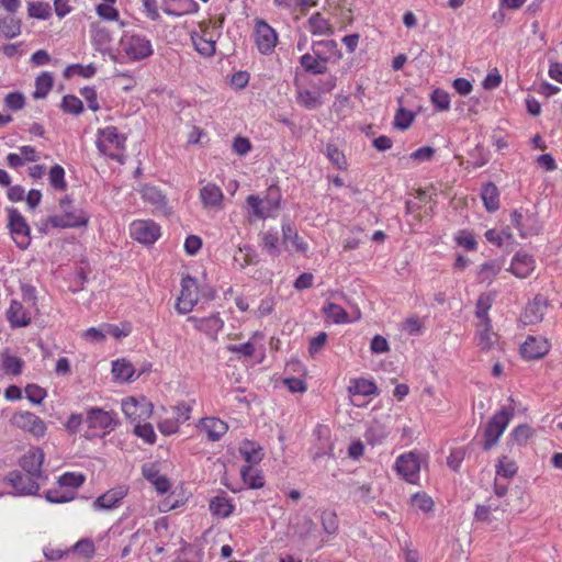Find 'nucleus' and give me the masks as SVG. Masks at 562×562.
I'll return each instance as SVG.
<instances>
[{"mask_svg":"<svg viewBox=\"0 0 562 562\" xmlns=\"http://www.w3.org/2000/svg\"><path fill=\"white\" fill-rule=\"evenodd\" d=\"M548 301L541 294L535 296V299L527 304L525 311L520 316V321L524 325H535L543 319Z\"/></svg>","mask_w":562,"mask_h":562,"instance_id":"412c9836","label":"nucleus"},{"mask_svg":"<svg viewBox=\"0 0 562 562\" xmlns=\"http://www.w3.org/2000/svg\"><path fill=\"white\" fill-rule=\"evenodd\" d=\"M83 437L93 439L110 434L119 425L117 416L114 412L104 411L99 407H90L86 412Z\"/></svg>","mask_w":562,"mask_h":562,"instance_id":"7ed1b4c3","label":"nucleus"},{"mask_svg":"<svg viewBox=\"0 0 562 562\" xmlns=\"http://www.w3.org/2000/svg\"><path fill=\"white\" fill-rule=\"evenodd\" d=\"M493 297L490 294H481L476 301L475 305V316L477 318L476 324L488 323L491 324V319L488 317V311L492 307Z\"/></svg>","mask_w":562,"mask_h":562,"instance_id":"ea45409f","label":"nucleus"},{"mask_svg":"<svg viewBox=\"0 0 562 562\" xmlns=\"http://www.w3.org/2000/svg\"><path fill=\"white\" fill-rule=\"evenodd\" d=\"M263 247L267 249V251L273 256L277 257L280 255L281 250L279 247V235L277 232L268 231L263 234L262 237Z\"/></svg>","mask_w":562,"mask_h":562,"instance_id":"bf43d9fd","label":"nucleus"},{"mask_svg":"<svg viewBox=\"0 0 562 562\" xmlns=\"http://www.w3.org/2000/svg\"><path fill=\"white\" fill-rule=\"evenodd\" d=\"M60 106L64 112L74 114V115H79L83 111L82 101L74 94L65 95L63 98Z\"/></svg>","mask_w":562,"mask_h":562,"instance_id":"6e6d98bb","label":"nucleus"},{"mask_svg":"<svg viewBox=\"0 0 562 562\" xmlns=\"http://www.w3.org/2000/svg\"><path fill=\"white\" fill-rule=\"evenodd\" d=\"M97 72V68L93 64H89V65H80V64H75V65H69L65 71H64V76L66 78H69L74 75H79L83 78H92Z\"/></svg>","mask_w":562,"mask_h":562,"instance_id":"864d4df0","label":"nucleus"},{"mask_svg":"<svg viewBox=\"0 0 562 562\" xmlns=\"http://www.w3.org/2000/svg\"><path fill=\"white\" fill-rule=\"evenodd\" d=\"M81 337L92 344H101L106 338L104 323L98 327H90L81 334Z\"/></svg>","mask_w":562,"mask_h":562,"instance_id":"052dcab7","label":"nucleus"},{"mask_svg":"<svg viewBox=\"0 0 562 562\" xmlns=\"http://www.w3.org/2000/svg\"><path fill=\"white\" fill-rule=\"evenodd\" d=\"M45 459L44 451L38 447H31L20 459L19 464L26 474L37 479L43 477L42 465Z\"/></svg>","mask_w":562,"mask_h":562,"instance_id":"dca6fc26","label":"nucleus"},{"mask_svg":"<svg viewBox=\"0 0 562 562\" xmlns=\"http://www.w3.org/2000/svg\"><path fill=\"white\" fill-rule=\"evenodd\" d=\"M104 328H105L106 336H112L116 339L128 336L132 330L130 324L115 325V324L104 323Z\"/></svg>","mask_w":562,"mask_h":562,"instance_id":"e2e57ef3","label":"nucleus"},{"mask_svg":"<svg viewBox=\"0 0 562 562\" xmlns=\"http://www.w3.org/2000/svg\"><path fill=\"white\" fill-rule=\"evenodd\" d=\"M503 268V262L493 260L481 266L479 278L481 282H492Z\"/></svg>","mask_w":562,"mask_h":562,"instance_id":"8fccbe9b","label":"nucleus"},{"mask_svg":"<svg viewBox=\"0 0 562 562\" xmlns=\"http://www.w3.org/2000/svg\"><path fill=\"white\" fill-rule=\"evenodd\" d=\"M297 103L307 109L316 110L324 103L321 91L312 89H299L296 92Z\"/></svg>","mask_w":562,"mask_h":562,"instance_id":"c756f323","label":"nucleus"},{"mask_svg":"<svg viewBox=\"0 0 562 562\" xmlns=\"http://www.w3.org/2000/svg\"><path fill=\"white\" fill-rule=\"evenodd\" d=\"M412 505L424 513H428L432 509L434 502L427 494L416 493L412 496Z\"/></svg>","mask_w":562,"mask_h":562,"instance_id":"69168bd1","label":"nucleus"},{"mask_svg":"<svg viewBox=\"0 0 562 562\" xmlns=\"http://www.w3.org/2000/svg\"><path fill=\"white\" fill-rule=\"evenodd\" d=\"M90 40L95 50L101 54H109L113 61H119V56L111 49L112 33L105 26L94 22L90 25Z\"/></svg>","mask_w":562,"mask_h":562,"instance_id":"4468645a","label":"nucleus"},{"mask_svg":"<svg viewBox=\"0 0 562 562\" xmlns=\"http://www.w3.org/2000/svg\"><path fill=\"white\" fill-rule=\"evenodd\" d=\"M476 346L482 351H488L495 349L499 345V336L492 329V325L488 323L476 324L475 331Z\"/></svg>","mask_w":562,"mask_h":562,"instance_id":"393cba45","label":"nucleus"},{"mask_svg":"<svg viewBox=\"0 0 562 562\" xmlns=\"http://www.w3.org/2000/svg\"><path fill=\"white\" fill-rule=\"evenodd\" d=\"M528 220H530V216L519 210H514L510 213V224L519 232L521 237H527L532 234V229L526 225Z\"/></svg>","mask_w":562,"mask_h":562,"instance_id":"09e8293b","label":"nucleus"},{"mask_svg":"<svg viewBox=\"0 0 562 562\" xmlns=\"http://www.w3.org/2000/svg\"><path fill=\"white\" fill-rule=\"evenodd\" d=\"M113 3H101L95 8L97 14L105 21H119L120 13Z\"/></svg>","mask_w":562,"mask_h":562,"instance_id":"680f3d73","label":"nucleus"},{"mask_svg":"<svg viewBox=\"0 0 562 562\" xmlns=\"http://www.w3.org/2000/svg\"><path fill=\"white\" fill-rule=\"evenodd\" d=\"M7 321L12 328L26 327L32 321V311L18 300H12L5 312Z\"/></svg>","mask_w":562,"mask_h":562,"instance_id":"aec40b11","label":"nucleus"},{"mask_svg":"<svg viewBox=\"0 0 562 562\" xmlns=\"http://www.w3.org/2000/svg\"><path fill=\"white\" fill-rule=\"evenodd\" d=\"M282 241L288 250H294L303 255L308 251V244L299 235L290 222L282 223Z\"/></svg>","mask_w":562,"mask_h":562,"instance_id":"4be33fe9","label":"nucleus"},{"mask_svg":"<svg viewBox=\"0 0 562 562\" xmlns=\"http://www.w3.org/2000/svg\"><path fill=\"white\" fill-rule=\"evenodd\" d=\"M239 453L243 459L248 463V465L258 464L262 458L263 452L262 448L250 440H244L239 446Z\"/></svg>","mask_w":562,"mask_h":562,"instance_id":"2f4dec72","label":"nucleus"},{"mask_svg":"<svg viewBox=\"0 0 562 562\" xmlns=\"http://www.w3.org/2000/svg\"><path fill=\"white\" fill-rule=\"evenodd\" d=\"M517 470V464L506 456H503L499 458L498 463L496 464V477L509 480L516 475Z\"/></svg>","mask_w":562,"mask_h":562,"instance_id":"de8ad7c7","label":"nucleus"},{"mask_svg":"<svg viewBox=\"0 0 562 562\" xmlns=\"http://www.w3.org/2000/svg\"><path fill=\"white\" fill-rule=\"evenodd\" d=\"M48 180L54 189L60 191L66 189L65 170L61 166L55 165L50 168Z\"/></svg>","mask_w":562,"mask_h":562,"instance_id":"13d9d810","label":"nucleus"},{"mask_svg":"<svg viewBox=\"0 0 562 562\" xmlns=\"http://www.w3.org/2000/svg\"><path fill=\"white\" fill-rule=\"evenodd\" d=\"M21 21L12 14L0 16V35L12 40L21 34Z\"/></svg>","mask_w":562,"mask_h":562,"instance_id":"72a5a7b5","label":"nucleus"},{"mask_svg":"<svg viewBox=\"0 0 562 562\" xmlns=\"http://www.w3.org/2000/svg\"><path fill=\"white\" fill-rule=\"evenodd\" d=\"M348 391L351 395L370 396L378 393V387L373 381L360 378L351 381Z\"/></svg>","mask_w":562,"mask_h":562,"instance_id":"4c0bfd02","label":"nucleus"},{"mask_svg":"<svg viewBox=\"0 0 562 562\" xmlns=\"http://www.w3.org/2000/svg\"><path fill=\"white\" fill-rule=\"evenodd\" d=\"M75 495L76 492L67 491L66 488L60 487L59 485L58 487L48 490L45 494V498L49 503L63 504L72 501L75 498Z\"/></svg>","mask_w":562,"mask_h":562,"instance_id":"49530a36","label":"nucleus"},{"mask_svg":"<svg viewBox=\"0 0 562 562\" xmlns=\"http://www.w3.org/2000/svg\"><path fill=\"white\" fill-rule=\"evenodd\" d=\"M134 367L125 359H117L112 363V374L114 380L120 382H128L134 375Z\"/></svg>","mask_w":562,"mask_h":562,"instance_id":"c9c22d12","label":"nucleus"},{"mask_svg":"<svg viewBox=\"0 0 562 562\" xmlns=\"http://www.w3.org/2000/svg\"><path fill=\"white\" fill-rule=\"evenodd\" d=\"M133 239L140 244H154L160 237V226L151 220H136L130 226Z\"/></svg>","mask_w":562,"mask_h":562,"instance_id":"ddd939ff","label":"nucleus"},{"mask_svg":"<svg viewBox=\"0 0 562 562\" xmlns=\"http://www.w3.org/2000/svg\"><path fill=\"white\" fill-rule=\"evenodd\" d=\"M60 214L52 215L48 223L57 228L85 227L89 223V214L80 207L71 205L69 198H64L59 203Z\"/></svg>","mask_w":562,"mask_h":562,"instance_id":"39448f33","label":"nucleus"},{"mask_svg":"<svg viewBox=\"0 0 562 562\" xmlns=\"http://www.w3.org/2000/svg\"><path fill=\"white\" fill-rule=\"evenodd\" d=\"M551 345L542 336H528L520 347L521 356L528 360H536L544 357L550 351Z\"/></svg>","mask_w":562,"mask_h":562,"instance_id":"6ab92c4d","label":"nucleus"},{"mask_svg":"<svg viewBox=\"0 0 562 562\" xmlns=\"http://www.w3.org/2000/svg\"><path fill=\"white\" fill-rule=\"evenodd\" d=\"M481 196L488 212H494L499 207V193L494 183H486L482 188Z\"/></svg>","mask_w":562,"mask_h":562,"instance_id":"e433bc0d","label":"nucleus"},{"mask_svg":"<svg viewBox=\"0 0 562 562\" xmlns=\"http://www.w3.org/2000/svg\"><path fill=\"white\" fill-rule=\"evenodd\" d=\"M415 119V114L404 108H400L394 116V126L401 131L407 130Z\"/></svg>","mask_w":562,"mask_h":562,"instance_id":"4d7b16f0","label":"nucleus"},{"mask_svg":"<svg viewBox=\"0 0 562 562\" xmlns=\"http://www.w3.org/2000/svg\"><path fill=\"white\" fill-rule=\"evenodd\" d=\"M142 198L156 211L164 213L167 212V199L158 188L151 186L144 187L142 190Z\"/></svg>","mask_w":562,"mask_h":562,"instance_id":"7c9ffc66","label":"nucleus"},{"mask_svg":"<svg viewBox=\"0 0 562 562\" xmlns=\"http://www.w3.org/2000/svg\"><path fill=\"white\" fill-rule=\"evenodd\" d=\"M200 431L204 432L207 439L217 441L228 430L227 424L216 417H204L199 423Z\"/></svg>","mask_w":562,"mask_h":562,"instance_id":"bb28decb","label":"nucleus"},{"mask_svg":"<svg viewBox=\"0 0 562 562\" xmlns=\"http://www.w3.org/2000/svg\"><path fill=\"white\" fill-rule=\"evenodd\" d=\"M256 44L260 53L270 54L278 42L276 31L265 21H258L255 27Z\"/></svg>","mask_w":562,"mask_h":562,"instance_id":"a211bd4d","label":"nucleus"},{"mask_svg":"<svg viewBox=\"0 0 562 562\" xmlns=\"http://www.w3.org/2000/svg\"><path fill=\"white\" fill-rule=\"evenodd\" d=\"M240 474L245 484L250 488H260L265 484L261 472L251 465H245L240 470Z\"/></svg>","mask_w":562,"mask_h":562,"instance_id":"79ce46f5","label":"nucleus"},{"mask_svg":"<svg viewBox=\"0 0 562 562\" xmlns=\"http://www.w3.org/2000/svg\"><path fill=\"white\" fill-rule=\"evenodd\" d=\"M117 54L121 63H137L154 54V46L147 35L135 30L124 31L117 43Z\"/></svg>","mask_w":562,"mask_h":562,"instance_id":"f257e3e1","label":"nucleus"},{"mask_svg":"<svg viewBox=\"0 0 562 562\" xmlns=\"http://www.w3.org/2000/svg\"><path fill=\"white\" fill-rule=\"evenodd\" d=\"M198 281L186 276L181 279V291L177 299L176 310L179 314L190 313L199 302Z\"/></svg>","mask_w":562,"mask_h":562,"instance_id":"9d476101","label":"nucleus"},{"mask_svg":"<svg viewBox=\"0 0 562 562\" xmlns=\"http://www.w3.org/2000/svg\"><path fill=\"white\" fill-rule=\"evenodd\" d=\"M95 146L100 154L120 164L124 162L126 136L120 134L115 126L99 128L97 131Z\"/></svg>","mask_w":562,"mask_h":562,"instance_id":"f03ea898","label":"nucleus"},{"mask_svg":"<svg viewBox=\"0 0 562 562\" xmlns=\"http://www.w3.org/2000/svg\"><path fill=\"white\" fill-rule=\"evenodd\" d=\"M10 422L15 428L27 432L35 438L44 437L47 430L45 422L36 414L29 411L15 412Z\"/></svg>","mask_w":562,"mask_h":562,"instance_id":"6e6552de","label":"nucleus"},{"mask_svg":"<svg viewBox=\"0 0 562 562\" xmlns=\"http://www.w3.org/2000/svg\"><path fill=\"white\" fill-rule=\"evenodd\" d=\"M493 297L490 294H481L476 301L475 305V316L477 318L476 324L488 323L491 324V319L488 317V311L492 307Z\"/></svg>","mask_w":562,"mask_h":562,"instance_id":"a19ab883","label":"nucleus"},{"mask_svg":"<svg viewBox=\"0 0 562 562\" xmlns=\"http://www.w3.org/2000/svg\"><path fill=\"white\" fill-rule=\"evenodd\" d=\"M387 435L386 428L381 423L374 422L368 427L364 438L370 445L375 446L381 445Z\"/></svg>","mask_w":562,"mask_h":562,"instance_id":"37998d69","label":"nucleus"},{"mask_svg":"<svg viewBox=\"0 0 562 562\" xmlns=\"http://www.w3.org/2000/svg\"><path fill=\"white\" fill-rule=\"evenodd\" d=\"M121 408L125 417L133 424L146 422L153 415L154 406L145 396H127L122 400Z\"/></svg>","mask_w":562,"mask_h":562,"instance_id":"0eeeda50","label":"nucleus"},{"mask_svg":"<svg viewBox=\"0 0 562 562\" xmlns=\"http://www.w3.org/2000/svg\"><path fill=\"white\" fill-rule=\"evenodd\" d=\"M325 155L336 168H346L347 161L345 154L335 144L329 143L326 145Z\"/></svg>","mask_w":562,"mask_h":562,"instance_id":"5fc2aeb1","label":"nucleus"},{"mask_svg":"<svg viewBox=\"0 0 562 562\" xmlns=\"http://www.w3.org/2000/svg\"><path fill=\"white\" fill-rule=\"evenodd\" d=\"M40 480L20 471H11L3 479L7 484L12 486L13 492L11 494L14 496L36 495L40 491Z\"/></svg>","mask_w":562,"mask_h":562,"instance_id":"1a4fd4ad","label":"nucleus"},{"mask_svg":"<svg viewBox=\"0 0 562 562\" xmlns=\"http://www.w3.org/2000/svg\"><path fill=\"white\" fill-rule=\"evenodd\" d=\"M72 550L85 558H91L94 554L95 547L91 539L83 538L74 544Z\"/></svg>","mask_w":562,"mask_h":562,"instance_id":"774afa93","label":"nucleus"},{"mask_svg":"<svg viewBox=\"0 0 562 562\" xmlns=\"http://www.w3.org/2000/svg\"><path fill=\"white\" fill-rule=\"evenodd\" d=\"M322 47H328L331 54L339 56L338 44L335 41L323 40L314 42L312 45L313 54L307 53L300 58V64L306 71L315 75L326 72V64L330 60V56L326 55Z\"/></svg>","mask_w":562,"mask_h":562,"instance_id":"20e7f679","label":"nucleus"},{"mask_svg":"<svg viewBox=\"0 0 562 562\" xmlns=\"http://www.w3.org/2000/svg\"><path fill=\"white\" fill-rule=\"evenodd\" d=\"M195 49L205 57H211L216 48V35L209 27L203 29L200 33H193L191 36Z\"/></svg>","mask_w":562,"mask_h":562,"instance_id":"5701e85b","label":"nucleus"},{"mask_svg":"<svg viewBox=\"0 0 562 562\" xmlns=\"http://www.w3.org/2000/svg\"><path fill=\"white\" fill-rule=\"evenodd\" d=\"M307 27L313 35L322 36L331 35L334 33L331 24L321 13H314L310 16Z\"/></svg>","mask_w":562,"mask_h":562,"instance_id":"473e14b6","label":"nucleus"},{"mask_svg":"<svg viewBox=\"0 0 562 562\" xmlns=\"http://www.w3.org/2000/svg\"><path fill=\"white\" fill-rule=\"evenodd\" d=\"M513 416L514 409L512 407H503L493 415L484 430V450H490L497 443Z\"/></svg>","mask_w":562,"mask_h":562,"instance_id":"423d86ee","label":"nucleus"},{"mask_svg":"<svg viewBox=\"0 0 562 562\" xmlns=\"http://www.w3.org/2000/svg\"><path fill=\"white\" fill-rule=\"evenodd\" d=\"M188 321L193 323L196 330L205 334L213 340L217 339V336L225 324L218 313L211 314L206 317L190 316Z\"/></svg>","mask_w":562,"mask_h":562,"instance_id":"f3484780","label":"nucleus"},{"mask_svg":"<svg viewBox=\"0 0 562 562\" xmlns=\"http://www.w3.org/2000/svg\"><path fill=\"white\" fill-rule=\"evenodd\" d=\"M27 13L30 18L47 20L52 15V8L47 2H29Z\"/></svg>","mask_w":562,"mask_h":562,"instance_id":"3c124183","label":"nucleus"},{"mask_svg":"<svg viewBox=\"0 0 562 562\" xmlns=\"http://www.w3.org/2000/svg\"><path fill=\"white\" fill-rule=\"evenodd\" d=\"M86 481V476L81 473L66 472L58 479V485L66 488L67 491L75 492Z\"/></svg>","mask_w":562,"mask_h":562,"instance_id":"a18cd8bd","label":"nucleus"},{"mask_svg":"<svg viewBox=\"0 0 562 562\" xmlns=\"http://www.w3.org/2000/svg\"><path fill=\"white\" fill-rule=\"evenodd\" d=\"M200 200L204 209H223L224 193L222 189L214 183H206L200 189Z\"/></svg>","mask_w":562,"mask_h":562,"instance_id":"b1692460","label":"nucleus"},{"mask_svg":"<svg viewBox=\"0 0 562 562\" xmlns=\"http://www.w3.org/2000/svg\"><path fill=\"white\" fill-rule=\"evenodd\" d=\"M322 312L334 324H345L350 323L351 321L348 317L347 312L340 305L333 302H325Z\"/></svg>","mask_w":562,"mask_h":562,"instance_id":"f704fd0d","label":"nucleus"},{"mask_svg":"<svg viewBox=\"0 0 562 562\" xmlns=\"http://www.w3.org/2000/svg\"><path fill=\"white\" fill-rule=\"evenodd\" d=\"M247 205L251 209L252 215L257 218H267L278 209V200L260 199L258 195H249L246 200Z\"/></svg>","mask_w":562,"mask_h":562,"instance_id":"a878e982","label":"nucleus"},{"mask_svg":"<svg viewBox=\"0 0 562 562\" xmlns=\"http://www.w3.org/2000/svg\"><path fill=\"white\" fill-rule=\"evenodd\" d=\"M395 470L406 482L416 484L420 472L419 454L409 451L398 456L395 461Z\"/></svg>","mask_w":562,"mask_h":562,"instance_id":"9b49d317","label":"nucleus"},{"mask_svg":"<svg viewBox=\"0 0 562 562\" xmlns=\"http://www.w3.org/2000/svg\"><path fill=\"white\" fill-rule=\"evenodd\" d=\"M1 359H2L1 367H2L4 374H10V375L16 376L22 373V370L24 367V361L21 358L16 357V356H12L8 352H3L1 355Z\"/></svg>","mask_w":562,"mask_h":562,"instance_id":"58836bf2","label":"nucleus"},{"mask_svg":"<svg viewBox=\"0 0 562 562\" xmlns=\"http://www.w3.org/2000/svg\"><path fill=\"white\" fill-rule=\"evenodd\" d=\"M128 487L126 485H119L110 488L102 495L98 496L92 503V509L95 512L100 510H112L117 508L122 501L127 496Z\"/></svg>","mask_w":562,"mask_h":562,"instance_id":"2eb2a0df","label":"nucleus"},{"mask_svg":"<svg viewBox=\"0 0 562 562\" xmlns=\"http://www.w3.org/2000/svg\"><path fill=\"white\" fill-rule=\"evenodd\" d=\"M535 269L533 258L522 251L517 252L510 263V272L518 278H527Z\"/></svg>","mask_w":562,"mask_h":562,"instance_id":"cd10ccee","label":"nucleus"},{"mask_svg":"<svg viewBox=\"0 0 562 562\" xmlns=\"http://www.w3.org/2000/svg\"><path fill=\"white\" fill-rule=\"evenodd\" d=\"M209 509L215 517L227 518L235 510V504L232 498L225 495H217L211 498Z\"/></svg>","mask_w":562,"mask_h":562,"instance_id":"c85d7f7f","label":"nucleus"},{"mask_svg":"<svg viewBox=\"0 0 562 562\" xmlns=\"http://www.w3.org/2000/svg\"><path fill=\"white\" fill-rule=\"evenodd\" d=\"M25 394L26 398L33 404H41L47 395L46 391L36 384L26 385Z\"/></svg>","mask_w":562,"mask_h":562,"instance_id":"338daca9","label":"nucleus"},{"mask_svg":"<svg viewBox=\"0 0 562 562\" xmlns=\"http://www.w3.org/2000/svg\"><path fill=\"white\" fill-rule=\"evenodd\" d=\"M8 226L15 244L20 248H26L30 244V226L18 210H8Z\"/></svg>","mask_w":562,"mask_h":562,"instance_id":"f8f14e48","label":"nucleus"},{"mask_svg":"<svg viewBox=\"0 0 562 562\" xmlns=\"http://www.w3.org/2000/svg\"><path fill=\"white\" fill-rule=\"evenodd\" d=\"M431 102L437 110L445 111L449 109L450 97L446 91L435 89L431 93Z\"/></svg>","mask_w":562,"mask_h":562,"instance_id":"0e129e2a","label":"nucleus"},{"mask_svg":"<svg viewBox=\"0 0 562 562\" xmlns=\"http://www.w3.org/2000/svg\"><path fill=\"white\" fill-rule=\"evenodd\" d=\"M134 434L149 445L155 443L157 439L153 425L146 422L135 423Z\"/></svg>","mask_w":562,"mask_h":562,"instance_id":"603ef678","label":"nucleus"},{"mask_svg":"<svg viewBox=\"0 0 562 562\" xmlns=\"http://www.w3.org/2000/svg\"><path fill=\"white\" fill-rule=\"evenodd\" d=\"M54 78L49 72L41 74L35 80L34 99H44L53 88Z\"/></svg>","mask_w":562,"mask_h":562,"instance_id":"c03bdc74","label":"nucleus"}]
</instances>
